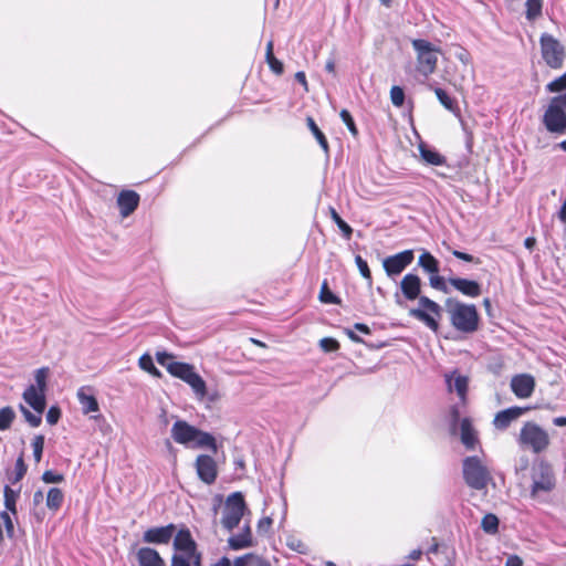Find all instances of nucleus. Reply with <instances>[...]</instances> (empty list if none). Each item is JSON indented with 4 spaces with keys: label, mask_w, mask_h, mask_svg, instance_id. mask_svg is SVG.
I'll return each mask as SVG.
<instances>
[{
    "label": "nucleus",
    "mask_w": 566,
    "mask_h": 566,
    "mask_svg": "<svg viewBox=\"0 0 566 566\" xmlns=\"http://www.w3.org/2000/svg\"><path fill=\"white\" fill-rule=\"evenodd\" d=\"M247 511L248 507L243 494L241 492L230 494L223 506L222 526L228 531H232L240 524Z\"/></svg>",
    "instance_id": "obj_9"
},
{
    "label": "nucleus",
    "mask_w": 566,
    "mask_h": 566,
    "mask_svg": "<svg viewBox=\"0 0 566 566\" xmlns=\"http://www.w3.org/2000/svg\"><path fill=\"white\" fill-rule=\"evenodd\" d=\"M541 52L545 63L552 69H560L566 56L562 43L548 33H543L539 39Z\"/></svg>",
    "instance_id": "obj_11"
},
{
    "label": "nucleus",
    "mask_w": 566,
    "mask_h": 566,
    "mask_svg": "<svg viewBox=\"0 0 566 566\" xmlns=\"http://www.w3.org/2000/svg\"><path fill=\"white\" fill-rule=\"evenodd\" d=\"M0 518L3 521L6 533H7L8 537L12 538L14 535V525H13L12 518L10 517V515L8 514L7 511H2L0 513Z\"/></svg>",
    "instance_id": "obj_50"
},
{
    "label": "nucleus",
    "mask_w": 566,
    "mask_h": 566,
    "mask_svg": "<svg viewBox=\"0 0 566 566\" xmlns=\"http://www.w3.org/2000/svg\"><path fill=\"white\" fill-rule=\"evenodd\" d=\"M32 449H33L34 461L36 463H39L42 459V453H43V449H44V436L39 434L33 438Z\"/></svg>",
    "instance_id": "obj_43"
},
{
    "label": "nucleus",
    "mask_w": 566,
    "mask_h": 566,
    "mask_svg": "<svg viewBox=\"0 0 566 566\" xmlns=\"http://www.w3.org/2000/svg\"><path fill=\"white\" fill-rule=\"evenodd\" d=\"M15 419L14 410L7 406L0 409V430H7Z\"/></svg>",
    "instance_id": "obj_34"
},
{
    "label": "nucleus",
    "mask_w": 566,
    "mask_h": 566,
    "mask_svg": "<svg viewBox=\"0 0 566 566\" xmlns=\"http://www.w3.org/2000/svg\"><path fill=\"white\" fill-rule=\"evenodd\" d=\"M27 471L28 465L24 462L23 453H21L15 461L14 475L10 478L11 483L15 484L20 482L27 474Z\"/></svg>",
    "instance_id": "obj_36"
},
{
    "label": "nucleus",
    "mask_w": 566,
    "mask_h": 566,
    "mask_svg": "<svg viewBox=\"0 0 566 566\" xmlns=\"http://www.w3.org/2000/svg\"><path fill=\"white\" fill-rule=\"evenodd\" d=\"M461 442L468 448L473 449L476 443V432L468 418L461 420Z\"/></svg>",
    "instance_id": "obj_25"
},
{
    "label": "nucleus",
    "mask_w": 566,
    "mask_h": 566,
    "mask_svg": "<svg viewBox=\"0 0 566 566\" xmlns=\"http://www.w3.org/2000/svg\"><path fill=\"white\" fill-rule=\"evenodd\" d=\"M452 254H453L455 258H458V259H460V260H463V261H465V262L480 263V261H479V260H476V259H474V256H473V255L468 254V253H464V252H461V251H458V250H454V251L452 252Z\"/></svg>",
    "instance_id": "obj_56"
},
{
    "label": "nucleus",
    "mask_w": 566,
    "mask_h": 566,
    "mask_svg": "<svg viewBox=\"0 0 566 566\" xmlns=\"http://www.w3.org/2000/svg\"><path fill=\"white\" fill-rule=\"evenodd\" d=\"M61 409L57 406H51L46 412V421L49 424H56L61 418Z\"/></svg>",
    "instance_id": "obj_51"
},
{
    "label": "nucleus",
    "mask_w": 566,
    "mask_h": 566,
    "mask_svg": "<svg viewBox=\"0 0 566 566\" xmlns=\"http://www.w3.org/2000/svg\"><path fill=\"white\" fill-rule=\"evenodd\" d=\"M156 358L158 364L165 366L171 376L179 378L188 384L198 399L202 400L207 396L206 381L196 371L193 365L182 361L167 363V359L174 358V356L168 353H157Z\"/></svg>",
    "instance_id": "obj_2"
},
{
    "label": "nucleus",
    "mask_w": 566,
    "mask_h": 566,
    "mask_svg": "<svg viewBox=\"0 0 566 566\" xmlns=\"http://www.w3.org/2000/svg\"><path fill=\"white\" fill-rule=\"evenodd\" d=\"M295 80L302 84V86L304 87V91L307 92L308 91V87H307V82H306V76H305V73L304 72H297L295 74Z\"/></svg>",
    "instance_id": "obj_59"
},
{
    "label": "nucleus",
    "mask_w": 566,
    "mask_h": 566,
    "mask_svg": "<svg viewBox=\"0 0 566 566\" xmlns=\"http://www.w3.org/2000/svg\"><path fill=\"white\" fill-rule=\"evenodd\" d=\"M524 562L518 555H509L505 566H523Z\"/></svg>",
    "instance_id": "obj_57"
},
{
    "label": "nucleus",
    "mask_w": 566,
    "mask_h": 566,
    "mask_svg": "<svg viewBox=\"0 0 566 566\" xmlns=\"http://www.w3.org/2000/svg\"><path fill=\"white\" fill-rule=\"evenodd\" d=\"M419 266H421L426 272L430 274L439 273V262L438 260L429 252H423L418 260Z\"/></svg>",
    "instance_id": "obj_28"
},
{
    "label": "nucleus",
    "mask_w": 566,
    "mask_h": 566,
    "mask_svg": "<svg viewBox=\"0 0 566 566\" xmlns=\"http://www.w3.org/2000/svg\"><path fill=\"white\" fill-rule=\"evenodd\" d=\"M412 48L417 53V71L426 77L434 73L440 49L422 39L412 40Z\"/></svg>",
    "instance_id": "obj_8"
},
{
    "label": "nucleus",
    "mask_w": 566,
    "mask_h": 566,
    "mask_svg": "<svg viewBox=\"0 0 566 566\" xmlns=\"http://www.w3.org/2000/svg\"><path fill=\"white\" fill-rule=\"evenodd\" d=\"M549 93H566V72L546 85Z\"/></svg>",
    "instance_id": "obj_38"
},
{
    "label": "nucleus",
    "mask_w": 566,
    "mask_h": 566,
    "mask_svg": "<svg viewBox=\"0 0 566 566\" xmlns=\"http://www.w3.org/2000/svg\"><path fill=\"white\" fill-rule=\"evenodd\" d=\"M518 441L534 453H541L549 446V436L538 424L527 422L521 429Z\"/></svg>",
    "instance_id": "obj_10"
},
{
    "label": "nucleus",
    "mask_w": 566,
    "mask_h": 566,
    "mask_svg": "<svg viewBox=\"0 0 566 566\" xmlns=\"http://www.w3.org/2000/svg\"><path fill=\"white\" fill-rule=\"evenodd\" d=\"M462 472L465 483L478 491L485 489L493 480L488 465L475 455L463 460Z\"/></svg>",
    "instance_id": "obj_7"
},
{
    "label": "nucleus",
    "mask_w": 566,
    "mask_h": 566,
    "mask_svg": "<svg viewBox=\"0 0 566 566\" xmlns=\"http://www.w3.org/2000/svg\"><path fill=\"white\" fill-rule=\"evenodd\" d=\"M535 244H536V240H535V238H532V237L526 238L524 241V245L528 250H532Z\"/></svg>",
    "instance_id": "obj_62"
},
{
    "label": "nucleus",
    "mask_w": 566,
    "mask_h": 566,
    "mask_svg": "<svg viewBox=\"0 0 566 566\" xmlns=\"http://www.w3.org/2000/svg\"><path fill=\"white\" fill-rule=\"evenodd\" d=\"M530 408H520V407H514V408H509V409H505V410H502L500 411L495 418H494V426L497 428V429H505L510 426V423L517 419L520 416H522L524 413L525 410H528Z\"/></svg>",
    "instance_id": "obj_23"
},
{
    "label": "nucleus",
    "mask_w": 566,
    "mask_h": 566,
    "mask_svg": "<svg viewBox=\"0 0 566 566\" xmlns=\"http://www.w3.org/2000/svg\"><path fill=\"white\" fill-rule=\"evenodd\" d=\"M329 214H331V218L333 219V221L337 224L339 230L343 232L344 237L346 239H349L353 233V229L339 217V214L333 207L329 208Z\"/></svg>",
    "instance_id": "obj_37"
},
{
    "label": "nucleus",
    "mask_w": 566,
    "mask_h": 566,
    "mask_svg": "<svg viewBox=\"0 0 566 566\" xmlns=\"http://www.w3.org/2000/svg\"><path fill=\"white\" fill-rule=\"evenodd\" d=\"M138 566H166L160 554L149 546L139 547L135 553Z\"/></svg>",
    "instance_id": "obj_18"
},
{
    "label": "nucleus",
    "mask_w": 566,
    "mask_h": 566,
    "mask_svg": "<svg viewBox=\"0 0 566 566\" xmlns=\"http://www.w3.org/2000/svg\"><path fill=\"white\" fill-rule=\"evenodd\" d=\"M212 566H232L231 562L228 557H221L217 563H214Z\"/></svg>",
    "instance_id": "obj_61"
},
{
    "label": "nucleus",
    "mask_w": 566,
    "mask_h": 566,
    "mask_svg": "<svg viewBox=\"0 0 566 566\" xmlns=\"http://www.w3.org/2000/svg\"><path fill=\"white\" fill-rule=\"evenodd\" d=\"M138 365L143 370L149 373L151 376H155V377L161 376V373L154 365L153 358L149 354L142 355L139 357Z\"/></svg>",
    "instance_id": "obj_33"
},
{
    "label": "nucleus",
    "mask_w": 566,
    "mask_h": 566,
    "mask_svg": "<svg viewBox=\"0 0 566 566\" xmlns=\"http://www.w3.org/2000/svg\"><path fill=\"white\" fill-rule=\"evenodd\" d=\"M287 545H289L292 549H294V551H296V552H298V553L304 554V553H306V552H307V547H306V545H305L304 543H302L301 541L291 539V541L287 543Z\"/></svg>",
    "instance_id": "obj_55"
},
{
    "label": "nucleus",
    "mask_w": 566,
    "mask_h": 566,
    "mask_svg": "<svg viewBox=\"0 0 566 566\" xmlns=\"http://www.w3.org/2000/svg\"><path fill=\"white\" fill-rule=\"evenodd\" d=\"M306 122H307V126H308L310 130L313 133V135L316 138L317 143L319 144L321 148L324 150V153L326 155H328L329 147H328V143H327L325 135L318 128V126L316 125V123L314 122V119L312 117H307Z\"/></svg>",
    "instance_id": "obj_29"
},
{
    "label": "nucleus",
    "mask_w": 566,
    "mask_h": 566,
    "mask_svg": "<svg viewBox=\"0 0 566 566\" xmlns=\"http://www.w3.org/2000/svg\"><path fill=\"white\" fill-rule=\"evenodd\" d=\"M449 283L462 294L476 297L481 294V286L476 281L461 279V277H451L449 279Z\"/></svg>",
    "instance_id": "obj_22"
},
{
    "label": "nucleus",
    "mask_w": 566,
    "mask_h": 566,
    "mask_svg": "<svg viewBox=\"0 0 566 566\" xmlns=\"http://www.w3.org/2000/svg\"><path fill=\"white\" fill-rule=\"evenodd\" d=\"M233 566H271V565L263 557H261L254 553H248V554L237 557L233 562Z\"/></svg>",
    "instance_id": "obj_26"
},
{
    "label": "nucleus",
    "mask_w": 566,
    "mask_h": 566,
    "mask_svg": "<svg viewBox=\"0 0 566 566\" xmlns=\"http://www.w3.org/2000/svg\"><path fill=\"white\" fill-rule=\"evenodd\" d=\"M325 69H326L327 72L334 74L335 73V62H334V60H328L326 62Z\"/></svg>",
    "instance_id": "obj_64"
},
{
    "label": "nucleus",
    "mask_w": 566,
    "mask_h": 566,
    "mask_svg": "<svg viewBox=\"0 0 566 566\" xmlns=\"http://www.w3.org/2000/svg\"><path fill=\"white\" fill-rule=\"evenodd\" d=\"M531 497L542 500L556 488V475L553 467L539 461L531 470Z\"/></svg>",
    "instance_id": "obj_6"
},
{
    "label": "nucleus",
    "mask_w": 566,
    "mask_h": 566,
    "mask_svg": "<svg viewBox=\"0 0 566 566\" xmlns=\"http://www.w3.org/2000/svg\"><path fill=\"white\" fill-rule=\"evenodd\" d=\"M446 381L449 390H454L459 398L464 402L467 398L469 378L467 376L460 375L457 371H453L446 376Z\"/></svg>",
    "instance_id": "obj_21"
},
{
    "label": "nucleus",
    "mask_w": 566,
    "mask_h": 566,
    "mask_svg": "<svg viewBox=\"0 0 566 566\" xmlns=\"http://www.w3.org/2000/svg\"><path fill=\"white\" fill-rule=\"evenodd\" d=\"M542 123L548 133L566 134V93L556 95L548 101Z\"/></svg>",
    "instance_id": "obj_5"
},
{
    "label": "nucleus",
    "mask_w": 566,
    "mask_h": 566,
    "mask_svg": "<svg viewBox=\"0 0 566 566\" xmlns=\"http://www.w3.org/2000/svg\"><path fill=\"white\" fill-rule=\"evenodd\" d=\"M265 59H266V62H268L269 66L271 67V70L274 73H276V74H281L282 73L283 64H282V62L280 60H277L274 56L273 42L272 41H269L268 44H266Z\"/></svg>",
    "instance_id": "obj_32"
},
{
    "label": "nucleus",
    "mask_w": 566,
    "mask_h": 566,
    "mask_svg": "<svg viewBox=\"0 0 566 566\" xmlns=\"http://www.w3.org/2000/svg\"><path fill=\"white\" fill-rule=\"evenodd\" d=\"M355 262H356V265L360 272V274L369 281V283H371V273H370V270L368 268V264L367 262L360 256V255H356L355 258Z\"/></svg>",
    "instance_id": "obj_46"
},
{
    "label": "nucleus",
    "mask_w": 566,
    "mask_h": 566,
    "mask_svg": "<svg viewBox=\"0 0 566 566\" xmlns=\"http://www.w3.org/2000/svg\"><path fill=\"white\" fill-rule=\"evenodd\" d=\"M21 411L23 413V417L25 419V421L33 428H36L41 424L42 422V418H41V415L42 413H32L29 409H27L25 407L21 406Z\"/></svg>",
    "instance_id": "obj_45"
},
{
    "label": "nucleus",
    "mask_w": 566,
    "mask_h": 566,
    "mask_svg": "<svg viewBox=\"0 0 566 566\" xmlns=\"http://www.w3.org/2000/svg\"><path fill=\"white\" fill-rule=\"evenodd\" d=\"M535 388V379L530 374H520L512 378L511 389L512 391L522 399L532 396Z\"/></svg>",
    "instance_id": "obj_15"
},
{
    "label": "nucleus",
    "mask_w": 566,
    "mask_h": 566,
    "mask_svg": "<svg viewBox=\"0 0 566 566\" xmlns=\"http://www.w3.org/2000/svg\"><path fill=\"white\" fill-rule=\"evenodd\" d=\"M49 376V368L42 367L35 371L34 378H35V387L38 390L46 391V380Z\"/></svg>",
    "instance_id": "obj_42"
},
{
    "label": "nucleus",
    "mask_w": 566,
    "mask_h": 566,
    "mask_svg": "<svg viewBox=\"0 0 566 566\" xmlns=\"http://www.w3.org/2000/svg\"><path fill=\"white\" fill-rule=\"evenodd\" d=\"M319 346L326 353L336 352L339 348L338 342L331 337L322 338L319 340Z\"/></svg>",
    "instance_id": "obj_47"
},
{
    "label": "nucleus",
    "mask_w": 566,
    "mask_h": 566,
    "mask_svg": "<svg viewBox=\"0 0 566 566\" xmlns=\"http://www.w3.org/2000/svg\"><path fill=\"white\" fill-rule=\"evenodd\" d=\"M421 158L430 165L440 166L444 163L443 157L431 149H428L426 146L420 145L419 147Z\"/></svg>",
    "instance_id": "obj_31"
},
{
    "label": "nucleus",
    "mask_w": 566,
    "mask_h": 566,
    "mask_svg": "<svg viewBox=\"0 0 566 566\" xmlns=\"http://www.w3.org/2000/svg\"><path fill=\"white\" fill-rule=\"evenodd\" d=\"M170 566H190V563L182 554H174L170 559Z\"/></svg>",
    "instance_id": "obj_54"
},
{
    "label": "nucleus",
    "mask_w": 566,
    "mask_h": 566,
    "mask_svg": "<svg viewBox=\"0 0 566 566\" xmlns=\"http://www.w3.org/2000/svg\"><path fill=\"white\" fill-rule=\"evenodd\" d=\"M434 93H436V96L437 98L439 99V102L450 112H455L457 111V105L454 103V101L447 94L446 91H443L442 88H434Z\"/></svg>",
    "instance_id": "obj_39"
},
{
    "label": "nucleus",
    "mask_w": 566,
    "mask_h": 566,
    "mask_svg": "<svg viewBox=\"0 0 566 566\" xmlns=\"http://www.w3.org/2000/svg\"><path fill=\"white\" fill-rule=\"evenodd\" d=\"M43 499H44L43 492L41 490L35 491L33 494V505L39 506L43 502Z\"/></svg>",
    "instance_id": "obj_60"
},
{
    "label": "nucleus",
    "mask_w": 566,
    "mask_h": 566,
    "mask_svg": "<svg viewBox=\"0 0 566 566\" xmlns=\"http://www.w3.org/2000/svg\"><path fill=\"white\" fill-rule=\"evenodd\" d=\"M42 480L45 483H61L64 481V475L52 470H46L42 474Z\"/></svg>",
    "instance_id": "obj_49"
},
{
    "label": "nucleus",
    "mask_w": 566,
    "mask_h": 566,
    "mask_svg": "<svg viewBox=\"0 0 566 566\" xmlns=\"http://www.w3.org/2000/svg\"><path fill=\"white\" fill-rule=\"evenodd\" d=\"M64 501V494L59 488H51L46 494V506L52 512H57Z\"/></svg>",
    "instance_id": "obj_27"
},
{
    "label": "nucleus",
    "mask_w": 566,
    "mask_h": 566,
    "mask_svg": "<svg viewBox=\"0 0 566 566\" xmlns=\"http://www.w3.org/2000/svg\"><path fill=\"white\" fill-rule=\"evenodd\" d=\"M174 548L184 553L182 555L196 553L197 543L188 528L184 527L177 532L174 538Z\"/></svg>",
    "instance_id": "obj_19"
},
{
    "label": "nucleus",
    "mask_w": 566,
    "mask_h": 566,
    "mask_svg": "<svg viewBox=\"0 0 566 566\" xmlns=\"http://www.w3.org/2000/svg\"><path fill=\"white\" fill-rule=\"evenodd\" d=\"M430 285L436 290L442 291L444 293L448 292L444 279L442 276H440L438 273L431 274Z\"/></svg>",
    "instance_id": "obj_52"
},
{
    "label": "nucleus",
    "mask_w": 566,
    "mask_h": 566,
    "mask_svg": "<svg viewBox=\"0 0 566 566\" xmlns=\"http://www.w3.org/2000/svg\"><path fill=\"white\" fill-rule=\"evenodd\" d=\"M339 115H340V118L343 119V122L345 123V125L347 126V128L349 129V132L354 136H356L358 134V132H357L356 125L354 123V119H353L350 113L347 109H342Z\"/></svg>",
    "instance_id": "obj_48"
},
{
    "label": "nucleus",
    "mask_w": 566,
    "mask_h": 566,
    "mask_svg": "<svg viewBox=\"0 0 566 566\" xmlns=\"http://www.w3.org/2000/svg\"><path fill=\"white\" fill-rule=\"evenodd\" d=\"M171 437L179 444L207 448L213 453L218 451L216 438L211 433L191 426L186 420H177L172 424Z\"/></svg>",
    "instance_id": "obj_3"
},
{
    "label": "nucleus",
    "mask_w": 566,
    "mask_h": 566,
    "mask_svg": "<svg viewBox=\"0 0 566 566\" xmlns=\"http://www.w3.org/2000/svg\"><path fill=\"white\" fill-rule=\"evenodd\" d=\"M3 493L6 509L10 511L12 514H17L18 493L8 485L4 486Z\"/></svg>",
    "instance_id": "obj_35"
},
{
    "label": "nucleus",
    "mask_w": 566,
    "mask_h": 566,
    "mask_svg": "<svg viewBox=\"0 0 566 566\" xmlns=\"http://www.w3.org/2000/svg\"><path fill=\"white\" fill-rule=\"evenodd\" d=\"M390 101L396 107H401L405 102V92L400 86L394 85L390 88Z\"/></svg>",
    "instance_id": "obj_44"
},
{
    "label": "nucleus",
    "mask_w": 566,
    "mask_h": 566,
    "mask_svg": "<svg viewBox=\"0 0 566 566\" xmlns=\"http://www.w3.org/2000/svg\"><path fill=\"white\" fill-rule=\"evenodd\" d=\"M90 387H81L77 390V399L82 406L83 413L87 415L99 410V405L95 396L91 392Z\"/></svg>",
    "instance_id": "obj_24"
},
{
    "label": "nucleus",
    "mask_w": 566,
    "mask_h": 566,
    "mask_svg": "<svg viewBox=\"0 0 566 566\" xmlns=\"http://www.w3.org/2000/svg\"><path fill=\"white\" fill-rule=\"evenodd\" d=\"M176 532L175 524H168L159 527H150L143 534V542L147 544L166 545L170 542Z\"/></svg>",
    "instance_id": "obj_14"
},
{
    "label": "nucleus",
    "mask_w": 566,
    "mask_h": 566,
    "mask_svg": "<svg viewBox=\"0 0 566 566\" xmlns=\"http://www.w3.org/2000/svg\"><path fill=\"white\" fill-rule=\"evenodd\" d=\"M415 254L412 250H405L397 254L387 256L382 261V266L386 274L394 279L398 276L403 270L413 261Z\"/></svg>",
    "instance_id": "obj_12"
},
{
    "label": "nucleus",
    "mask_w": 566,
    "mask_h": 566,
    "mask_svg": "<svg viewBox=\"0 0 566 566\" xmlns=\"http://www.w3.org/2000/svg\"><path fill=\"white\" fill-rule=\"evenodd\" d=\"M400 290L407 300H419V308H411L410 316L424 323L430 329L437 332L438 319L441 317V306L427 296H420L421 280L418 275L408 273L400 281Z\"/></svg>",
    "instance_id": "obj_1"
},
{
    "label": "nucleus",
    "mask_w": 566,
    "mask_h": 566,
    "mask_svg": "<svg viewBox=\"0 0 566 566\" xmlns=\"http://www.w3.org/2000/svg\"><path fill=\"white\" fill-rule=\"evenodd\" d=\"M188 560L189 563L193 566H201V553L198 552V549H196V553L195 554H187V555H184Z\"/></svg>",
    "instance_id": "obj_58"
},
{
    "label": "nucleus",
    "mask_w": 566,
    "mask_h": 566,
    "mask_svg": "<svg viewBox=\"0 0 566 566\" xmlns=\"http://www.w3.org/2000/svg\"><path fill=\"white\" fill-rule=\"evenodd\" d=\"M319 300H321V302L327 303V304H338L339 303V298L332 293L326 281H324L322 284L321 292H319Z\"/></svg>",
    "instance_id": "obj_40"
},
{
    "label": "nucleus",
    "mask_w": 566,
    "mask_h": 566,
    "mask_svg": "<svg viewBox=\"0 0 566 566\" xmlns=\"http://www.w3.org/2000/svg\"><path fill=\"white\" fill-rule=\"evenodd\" d=\"M525 15L528 21H535L542 15L543 0H526L525 2Z\"/></svg>",
    "instance_id": "obj_30"
},
{
    "label": "nucleus",
    "mask_w": 566,
    "mask_h": 566,
    "mask_svg": "<svg viewBox=\"0 0 566 566\" xmlns=\"http://www.w3.org/2000/svg\"><path fill=\"white\" fill-rule=\"evenodd\" d=\"M272 526V518L269 516L262 517L258 523V532L260 534H266Z\"/></svg>",
    "instance_id": "obj_53"
},
{
    "label": "nucleus",
    "mask_w": 566,
    "mask_h": 566,
    "mask_svg": "<svg viewBox=\"0 0 566 566\" xmlns=\"http://www.w3.org/2000/svg\"><path fill=\"white\" fill-rule=\"evenodd\" d=\"M253 545L254 539L249 522H247L243 525L242 531L240 533L232 535L228 538V547L232 551L249 548L252 547Z\"/></svg>",
    "instance_id": "obj_17"
},
{
    "label": "nucleus",
    "mask_w": 566,
    "mask_h": 566,
    "mask_svg": "<svg viewBox=\"0 0 566 566\" xmlns=\"http://www.w3.org/2000/svg\"><path fill=\"white\" fill-rule=\"evenodd\" d=\"M23 399L36 413H43L46 407L45 391L38 390L35 386H29L23 392Z\"/></svg>",
    "instance_id": "obj_20"
},
{
    "label": "nucleus",
    "mask_w": 566,
    "mask_h": 566,
    "mask_svg": "<svg viewBox=\"0 0 566 566\" xmlns=\"http://www.w3.org/2000/svg\"><path fill=\"white\" fill-rule=\"evenodd\" d=\"M553 423L557 427L566 426V417H556L553 419Z\"/></svg>",
    "instance_id": "obj_63"
},
{
    "label": "nucleus",
    "mask_w": 566,
    "mask_h": 566,
    "mask_svg": "<svg viewBox=\"0 0 566 566\" xmlns=\"http://www.w3.org/2000/svg\"><path fill=\"white\" fill-rule=\"evenodd\" d=\"M195 468L200 481L208 485L216 482L218 478V464L211 455L199 454L196 458Z\"/></svg>",
    "instance_id": "obj_13"
},
{
    "label": "nucleus",
    "mask_w": 566,
    "mask_h": 566,
    "mask_svg": "<svg viewBox=\"0 0 566 566\" xmlns=\"http://www.w3.org/2000/svg\"><path fill=\"white\" fill-rule=\"evenodd\" d=\"M446 311L452 326L463 333H473L479 326V315L474 305L461 303L455 298H447Z\"/></svg>",
    "instance_id": "obj_4"
},
{
    "label": "nucleus",
    "mask_w": 566,
    "mask_h": 566,
    "mask_svg": "<svg viewBox=\"0 0 566 566\" xmlns=\"http://www.w3.org/2000/svg\"><path fill=\"white\" fill-rule=\"evenodd\" d=\"M140 196L135 190H122L117 196V206L123 218L130 216L137 208Z\"/></svg>",
    "instance_id": "obj_16"
},
{
    "label": "nucleus",
    "mask_w": 566,
    "mask_h": 566,
    "mask_svg": "<svg viewBox=\"0 0 566 566\" xmlns=\"http://www.w3.org/2000/svg\"><path fill=\"white\" fill-rule=\"evenodd\" d=\"M481 526L486 533H495L499 527V518L494 514H486L482 518Z\"/></svg>",
    "instance_id": "obj_41"
}]
</instances>
